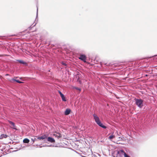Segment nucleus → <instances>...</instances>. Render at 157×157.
Instances as JSON below:
<instances>
[{
    "instance_id": "1",
    "label": "nucleus",
    "mask_w": 157,
    "mask_h": 157,
    "mask_svg": "<svg viewBox=\"0 0 157 157\" xmlns=\"http://www.w3.org/2000/svg\"><path fill=\"white\" fill-rule=\"evenodd\" d=\"M100 64L101 66L104 64V65H106L107 66H111L112 68H115L116 67H117L116 69L114 68L115 69L119 70L121 68H123V67L121 66V64L120 63H115L113 64H111L110 63H103L101 62H100Z\"/></svg>"
},
{
    "instance_id": "26",
    "label": "nucleus",
    "mask_w": 157,
    "mask_h": 157,
    "mask_svg": "<svg viewBox=\"0 0 157 157\" xmlns=\"http://www.w3.org/2000/svg\"><path fill=\"white\" fill-rule=\"evenodd\" d=\"M38 7H37V11H36V17H38Z\"/></svg>"
},
{
    "instance_id": "3",
    "label": "nucleus",
    "mask_w": 157,
    "mask_h": 157,
    "mask_svg": "<svg viewBox=\"0 0 157 157\" xmlns=\"http://www.w3.org/2000/svg\"><path fill=\"white\" fill-rule=\"evenodd\" d=\"M134 100L136 105L140 108H142L144 106V100L141 98H135Z\"/></svg>"
},
{
    "instance_id": "36",
    "label": "nucleus",
    "mask_w": 157,
    "mask_h": 157,
    "mask_svg": "<svg viewBox=\"0 0 157 157\" xmlns=\"http://www.w3.org/2000/svg\"><path fill=\"white\" fill-rule=\"evenodd\" d=\"M1 55H0V57H1Z\"/></svg>"
},
{
    "instance_id": "9",
    "label": "nucleus",
    "mask_w": 157,
    "mask_h": 157,
    "mask_svg": "<svg viewBox=\"0 0 157 157\" xmlns=\"http://www.w3.org/2000/svg\"><path fill=\"white\" fill-rule=\"evenodd\" d=\"M71 111V109H67L65 111L64 114L65 115H67L70 114Z\"/></svg>"
},
{
    "instance_id": "21",
    "label": "nucleus",
    "mask_w": 157,
    "mask_h": 157,
    "mask_svg": "<svg viewBox=\"0 0 157 157\" xmlns=\"http://www.w3.org/2000/svg\"><path fill=\"white\" fill-rule=\"evenodd\" d=\"M58 92L60 94V97L63 95V94L60 90H58Z\"/></svg>"
},
{
    "instance_id": "35",
    "label": "nucleus",
    "mask_w": 157,
    "mask_h": 157,
    "mask_svg": "<svg viewBox=\"0 0 157 157\" xmlns=\"http://www.w3.org/2000/svg\"><path fill=\"white\" fill-rule=\"evenodd\" d=\"M2 37V36H0V38L1 37Z\"/></svg>"
},
{
    "instance_id": "24",
    "label": "nucleus",
    "mask_w": 157,
    "mask_h": 157,
    "mask_svg": "<svg viewBox=\"0 0 157 157\" xmlns=\"http://www.w3.org/2000/svg\"><path fill=\"white\" fill-rule=\"evenodd\" d=\"M75 89L77 90H79L80 91H81V88H78V87H75Z\"/></svg>"
},
{
    "instance_id": "6",
    "label": "nucleus",
    "mask_w": 157,
    "mask_h": 157,
    "mask_svg": "<svg viewBox=\"0 0 157 157\" xmlns=\"http://www.w3.org/2000/svg\"><path fill=\"white\" fill-rule=\"evenodd\" d=\"M49 142L51 143H54L55 142V140L52 137H48L46 139V142Z\"/></svg>"
},
{
    "instance_id": "15",
    "label": "nucleus",
    "mask_w": 157,
    "mask_h": 157,
    "mask_svg": "<svg viewBox=\"0 0 157 157\" xmlns=\"http://www.w3.org/2000/svg\"><path fill=\"white\" fill-rule=\"evenodd\" d=\"M58 134L59 135H55V134L54 135V136H55L58 139L61 138L62 136L61 135V134L59 133H58Z\"/></svg>"
},
{
    "instance_id": "22",
    "label": "nucleus",
    "mask_w": 157,
    "mask_h": 157,
    "mask_svg": "<svg viewBox=\"0 0 157 157\" xmlns=\"http://www.w3.org/2000/svg\"><path fill=\"white\" fill-rule=\"evenodd\" d=\"M58 92L60 94V97L63 95V94L60 90H58Z\"/></svg>"
},
{
    "instance_id": "8",
    "label": "nucleus",
    "mask_w": 157,
    "mask_h": 157,
    "mask_svg": "<svg viewBox=\"0 0 157 157\" xmlns=\"http://www.w3.org/2000/svg\"><path fill=\"white\" fill-rule=\"evenodd\" d=\"M17 61L18 62L20 63L23 64L25 66H27L28 65L27 63L23 60H17Z\"/></svg>"
},
{
    "instance_id": "23",
    "label": "nucleus",
    "mask_w": 157,
    "mask_h": 157,
    "mask_svg": "<svg viewBox=\"0 0 157 157\" xmlns=\"http://www.w3.org/2000/svg\"><path fill=\"white\" fill-rule=\"evenodd\" d=\"M58 92L60 94V97L63 95V94L60 90H58Z\"/></svg>"
},
{
    "instance_id": "27",
    "label": "nucleus",
    "mask_w": 157,
    "mask_h": 157,
    "mask_svg": "<svg viewBox=\"0 0 157 157\" xmlns=\"http://www.w3.org/2000/svg\"><path fill=\"white\" fill-rule=\"evenodd\" d=\"M20 80H22V81H24V80H23V78H22V77H20Z\"/></svg>"
},
{
    "instance_id": "14",
    "label": "nucleus",
    "mask_w": 157,
    "mask_h": 157,
    "mask_svg": "<svg viewBox=\"0 0 157 157\" xmlns=\"http://www.w3.org/2000/svg\"><path fill=\"white\" fill-rule=\"evenodd\" d=\"M12 80L13 81H15L16 82H17V83H24V82H23L21 81L18 80H16L14 78H12Z\"/></svg>"
},
{
    "instance_id": "18",
    "label": "nucleus",
    "mask_w": 157,
    "mask_h": 157,
    "mask_svg": "<svg viewBox=\"0 0 157 157\" xmlns=\"http://www.w3.org/2000/svg\"><path fill=\"white\" fill-rule=\"evenodd\" d=\"M31 140L33 141V144L35 141H36L37 140V139H36L35 138H32Z\"/></svg>"
},
{
    "instance_id": "12",
    "label": "nucleus",
    "mask_w": 157,
    "mask_h": 157,
    "mask_svg": "<svg viewBox=\"0 0 157 157\" xmlns=\"http://www.w3.org/2000/svg\"><path fill=\"white\" fill-rule=\"evenodd\" d=\"M29 142V140L27 138H25L23 140V142L24 143L28 144Z\"/></svg>"
},
{
    "instance_id": "5",
    "label": "nucleus",
    "mask_w": 157,
    "mask_h": 157,
    "mask_svg": "<svg viewBox=\"0 0 157 157\" xmlns=\"http://www.w3.org/2000/svg\"><path fill=\"white\" fill-rule=\"evenodd\" d=\"M36 137L37 139H39L40 140H44V141L46 142V139L47 138V136L46 135L44 134L40 136H36Z\"/></svg>"
},
{
    "instance_id": "2",
    "label": "nucleus",
    "mask_w": 157,
    "mask_h": 157,
    "mask_svg": "<svg viewBox=\"0 0 157 157\" xmlns=\"http://www.w3.org/2000/svg\"><path fill=\"white\" fill-rule=\"evenodd\" d=\"M93 116L94 117V119L98 125L103 129H106L107 128V127L103 124L100 121L99 118L97 115L95 114H94Z\"/></svg>"
},
{
    "instance_id": "37",
    "label": "nucleus",
    "mask_w": 157,
    "mask_h": 157,
    "mask_svg": "<svg viewBox=\"0 0 157 157\" xmlns=\"http://www.w3.org/2000/svg\"><path fill=\"white\" fill-rule=\"evenodd\" d=\"M113 156V157H115V156Z\"/></svg>"
},
{
    "instance_id": "7",
    "label": "nucleus",
    "mask_w": 157,
    "mask_h": 157,
    "mask_svg": "<svg viewBox=\"0 0 157 157\" xmlns=\"http://www.w3.org/2000/svg\"><path fill=\"white\" fill-rule=\"evenodd\" d=\"M8 123L10 124H11L12 126V127H11L12 128L15 130H17L16 126L15 125V123L13 122L10 120H8Z\"/></svg>"
},
{
    "instance_id": "13",
    "label": "nucleus",
    "mask_w": 157,
    "mask_h": 157,
    "mask_svg": "<svg viewBox=\"0 0 157 157\" xmlns=\"http://www.w3.org/2000/svg\"><path fill=\"white\" fill-rule=\"evenodd\" d=\"M121 151L122 152L124 153V157H131L129 155H127L126 153L125 152V151L123 149L121 150Z\"/></svg>"
},
{
    "instance_id": "38",
    "label": "nucleus",
    "mask_w": 157,
    "mask_h": 157,
    "mask_svg": "<svg viewBox=\"0 0 157 157\" xmlns=\"http://www.w3.org/2000/svg\"><path fill=\"white\" fill-rule=\"evenodd\" d=\"M156 69H157V68H156Z\"/></svg>"
},
{
    "instance_id": "16",
    "label": "nucleus",
    "mask_w": 157,
    "mask_h": 157,
    "mask_svg": "<svg viewBox=\"0 0 157 157\" xmlns=\"http://www.w3.org/2000/svg\"><path fill=\"white\" fill-rule=\"evenodd\" d=\"M61 97L62 98V99L63 101H66L67 100L66 99V98L65 97L64 95H63L62 96H61Z\"/></svg>"
},
{
    "instance_id": "10",
    "label": "nucleus",
    "mask_w": 157,
    "mask_h": 157,
    "mask_svg": "<svg viewBox=\"0 0 157 157\" xmlns=\"http://www.w3.org/2000/svg\"><path fill=\"white\" fill-rule=\"evenodd\" d=\"M8 137V136L6 134H2L0 136V140L2 139L3 138H6Z\"/></svg>"
},
{
    "instance_id": "31",
    "label": "nucleus",
    "mask_w": 157,
    "mask_h": 157,
    "mask_svg": "<svg viewBox=\"0 0 157 157\" xmlns=\"http://www.w3.org/2000/svg\"><path fill=\"white\" fill-rule=\"evenodd\" d=\"M18 77H14V78H17Z\"/></svg>"
},
{
    "instance_id": "29",
    "label": "nucleus",
    "mask_w": 157,
    "mask_h": 157,
    "mask_svg": "<svg viewBox=\"0 0 157 157\" xmlns=\"http://www.w3.org/2000/svg\"><path fill=\"white\" fill-rule=\"evenodd\" d=\"M96 154L99 156V157L100 156V155L99 153H96Z\"/></svg>"
},
{
    "instance_id": "19",
    "label": "nucleus",
    "mask_w": 157,
    "mask_h": 157,
    "mask_svg": "<svg viewBox=\"0 0 157 157\" xmlns=\"http://www.w3.org/2000/svg\"><path fill=\"white\" fill-rule=\"evenodd\" d=\"M115 136L113 135H111L109 137V138L110 139H112Z\"/></svg>"
},
{
    "instance_id": "25",
    "label": "nucleus",
    "mask_w": 157,
    "mask_h": 157,
    "mask_svg": "<svg viewBox=\"0 0 157 157\" xmlns=\"http://www.w3.org/2000/svg\"><path fill=\"white\" fill-rule=\"evenodd\" d=\"M92 157H98L96 154H93L92 155Z\"/></svg>"
},
{
    "instance_id": "20",
    "label": "nucleus",
    "mask_w": 157,
    "mask_h": 157,
    "mask_svg": "<svg viewBox=\"0 0 157 157\" xmlns=\"http://www.w3.org/2000/svg\"><path fill=\"white\" fill-rule=\"evenodd\" d=\"M61 63L62 65H64L65 66H67V64H66L64 62L62 61Z\"/></svg>"
},
{
    "instance_id": "17",
    "label": "nucleus",
    "mask_w": 157,
    "mask_h": 157,
    "mask_svg": "<svg viewBox=\"0 0 157 157\" xmlns=\"http://www.w3.org/2000/svg\"><path fill=\"white\" fill-rule=\"evenodd\" d=\"M36 23H35L34 25H33V24L32 25H31L30 27H29L28 28V29H29V30H30L32 28H33V27L35 26V25H36Z\"/></svg>"
},
{
    "instance_id": "34",
    "label": "nucleus",
    "mask_w": 157,
    "mask_h": 157,
    "mask_svg": "<svg viewBox=\"0 0 157 157\" xmlns=\"http://www.w3.org/2000/svg\"><path fill=\"white\" fill-rule=\"evenodd\" d=\"M79 83H81V81H79Z\"/></svg>"
},
{
    "instance_id": "33",
    "label": "nucleus",
    "mask_w": 157,
    "mask_h": 157,
    "mask_svg": "<svg viewBox=\"0 0 157 157\" xmlns=\"http://www.w3.org/2000/svg\"><path fill=\"white\" fill-rule=\"evenodd\" d=\"M145 76H147V75H145Z\"/></svg>"
},
{
    "instance_id": "32",
    "label": "nucleus",
    "mask_w": 157,
    "mask_h": 157,
    "mask_svg": "<svg viewBox=\"0 0 157 157\" xmlns=\"http://www.w3.org/2000/svg\"><path fill=\"white\" fill-rule=\"evenodd\" d=\"M73 149V150L75 151L77 153H78L77 152V151H75L74 150V149Z\"/></svg>"
},
{
    "instance_id": "11",
    "label": "nucleus",
    "mask_w": 157,
    "mask_h": 157,
    "mask_svg": "<svg viewBox=\"0 0 157 157\" xmlns=\"http://www.w3.org/2000/svg\"><path fill=\"white\" fill-rule=\"evenodd\" d=\"M117 156L116 157H117L118 155H119L120 156H121L123 155H124V153L122 152L121 151V150H120L117 151Z\"/></svg>"
},
{
    "instance_id": "30",
    "label": "nucleus",
    "mask_w": 157,
    "mask_h": 157,
    "mask_svg": "<svg viewBox=\"0 0 157 157\" xmlns=\"http://www.w3.org/2000/svg\"><path fill=\"white\" fill-rule=\"evenodd\" d=\"M52 146V145H50V146H49V145H46L45 146H46V147H49V146Z\"/></svg>"
},
{
    "instance_id": "4",
    "label": "nucleus",
    "mask_w": 157,
    "mask_h": 157,
    "mask_svg": "<svg viewBox=\"0 0 157 157\" xmlns=\"http://www.w3.org/2000/svg\"><path fill=\"white\" fill-rule=\"evenodd\" d=\"M86 55L84 54H80L79 56L78 57V59L83 61L84 62H86Z\"/></svg>"
},
{
    "instance_id": "28",
    "label": "nucleus",
    "mask_w": 157,
    "mask_h": 157,
    "mask_svg": "<svg viewBox=\"0 0 157 157\" xmlns=\"http://www.w3.org/2000/svg\"><path fill=\"white\" fill-rule=\"evenodd\" d=\"M150 74H151L152 73V70H151V71H150Z\"/></svg>"
}]
</instances>
